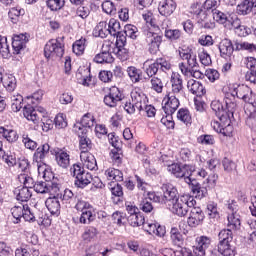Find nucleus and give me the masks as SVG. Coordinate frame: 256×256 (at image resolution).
Here are the masks:
<instances>
[{
	"instance_id": "nucleus-4",
	"label": "nucleus",
	"mask_w": 256,
	"mask_h": 256,
	"mask_svg": "<svg viewBox=\"0 0 256 256\" xmlns=\"http://www.w3.org/2000/svg\"><path fill=\"white\" fill-rule=\"evenodd\" d=\"M65 53V44L63 39H51L44 47V56L46 59H61Z\"/></svg>"
},
{
	"instance_id": "nucleus-41",
	"label": "nucleus",
	"mask_w": 256,
	"mask_h": 256,
	"mask_svg": "<svg viewBox=\"0 0 256 256\" xmlns=\"http://www.w3.org/2000/svg\"><path fill=\"white\" fill-rule=\"evenodd\" d=\"M254 3L249 0H244L240 4L237 5V13L238 15H249L251 11H253Z\"/></svg>"
},
{
	"instance_id": "nucleus-23",
	"label": "nucleus",
	"mask_w": 256,
	"mask_h": 256,
	"mask_svg": "<svg viewBox=\"0 0 256 256\" xmlns=\"http://www.w3.org/2000/svg\"><path fill=\"white\" fill-rule=\"evenodd\" d=\"M187 87L188 91L192 93V95H196V97H203L206 93L205 86L194 79L188 80Z\"/></svg>"
},
{
	"instance_id": "nucleus-54",
	"label": "nucleus",
	"mask_w": 256,
	"mask_h": 256,
	"mask_svg": "<svg viewBox=\"0 0 256 256\" xmlns=\"http://www.w3.org/2000/svg\"><path fill=\"white\" fill-rule=\"evenodd\" d=\"M95 216H93V210H86L82 212L81 216L79 217V223L82 225H89L92 221H94Z\"/></svg>"
},
{
	"instance_id": "nucleus-16",
	"label": "nucleus",
	"mask_w": 256,
	"mask_h": 256,
	"mask_svg": "<svg viewBox=\"0 0 256 256\" xmlns=\"http://www.w3.org/2000/svg\"><path fill=\"white\" fill-rule=\"evenodd\" d=\"M185 183L191 187L193 195H196L199 199L207 196V188L201 187V184L195 178H191V176L186 177Z\"/></svg>"
},
{
	"instance_id": "nucleus-22",
	"label": "nucleus",
	"mask_w": 256,
	"mask_h": 256,
	"mask_svg": "<svg viewBox=\"0 0 256 256\" xmlns=\"http://www.w3.org/2000/svg\"><path fill=\"white\" fill-rule=\"evenodd\" d=\"M218 49L220 51V57H223L224 59L231 57V55H233V51H235V48H233V42L227 38L220 41Z\"/></svg>"
},
{
	"instance_id": "nucleus-59",
	"label": "nucleus",
	"mask_w": 256,
	"mask_h": 256,
	"mask_svg": "<svg viewBox=\"0 0 256 256\" xmlns=\"http://www.w3.org/2000/svg\"><path fill=\"white\" fill-rule=\"evenodd\" d=\"M236 51H249L250 53H253V51H256V45L249 42H239L236 43Z\"/></svg>"
},
{
	"instance_id": "nucleus-32",
	"label": "nucleus",
	"mask_w": 256,
	"mask_h": 256,
	"mask_svg": "<svg viewBox=\"0 0 256 256\" xmlns=\"http://www.w3.org/2000/svg\"><path fill=\"white\" fill-rule=\"evenodd\" d=\"M218 253L223 256H235V246H233V242H219Z\"/></svg>"
},
{
	"instance_id": "nucleus-57",
	"label": "nucleus",
	"mask_w": 256,
	"mask_h": 256,
	"mask_svg": "<svg viewBox=\"0 0 256 256\" xmlns=\"http://www.w3.org/2000/svg\"><path fill=\"white\" fill-rule=\"evenodd\" d=\"M164 35L170 41H177L181 39L182 33L179 29H166Z\"/></svg>"
},
{
	"instance_id": "nucleus-35",
	"label": "nucleus",
	"mask_w": 256,
	"mask_h": 256,
	"mask_svg": "<svg viewBox=\"0 0 256 256\" xmlns=\"http://www.w3.org/2000/svg\"><path fill=\"white\" fill-rule=\"evenodd\" d=\"M99 235V230H97L94 226H88L85 228L82 239L86 243H91V241H95L97 236Z\"/></svg>"
},
{
	"instance_id": "nucleus-9",
	"label": "nucleus",
	"mask_w": 256,
	"mask_h": 256,
	"mask_svg": "<svg viewBox=\"0 0 256 256\" xmlns=\"http://www.w3.org/2000/svg\"><path fill=\"white\" fill-rule=\"evenodd\" d=\"M74 131L79 136V147L81 153H89L91 151L93 144L91 143V139L87 137V129L81 128V125H74Z\"/></svg>"
},
{
	"instance_id": "nucleus-3",
	"label": "nucleus",
	"mask_w": 256,
	"mask_h": 256,
	"mask_svg": "<svg viewBox=\"0 0 256 256\" xmlns=\"http://www.w3.org/2000/svg\"><path fill=\"white\" fill-rule=\"evenodd\" d=\"M226 93H231L234 98L242 99L244 103H247L246 105H256V94L253 93V90L247 85H234ZM234 101L237 103L236 98Z\"/></svg>"
},
{
	"instance_id": "nucleus-38",
	"label": "nucleus",
	"mask_w": 256,
	"mask_h": 256,
	"mask_svg": "<svg viewBox=\"0 0 256 256\" xmlns=\"http://www.w3.org/2000/svg\"><path fill=\"white\" fill-rule=\"evenodd\" d=\"M127 73L132 83L143 81V71H141V69H138L135 66H129L127 68Z\"/></svg>"
},
{
	"instance_id": "nucleus-19",
	"label": "nucleus",
	"mask_w": 256,
	"mask_h": 256,
	"mask_svg": "<svg viewBox=\"0 0 256 256\" xmlns=\"http://www.w3.org/2000/svg\"><path fill=\"white\" fill-rule=\"evenodd\" d=\"M131 101L138 111H143L147 104V96L141 90H132Z\"/></svg>"
},
{
	"instance_id": "nucleus-61",
	"label": "nucleus",
	"mask_w": 256,
	"mask_h": 256,
	"mask_svg": "<svg viewBox=\"0 0 256 256\" xmlns=\"http://www.w3.org/2000/svg\"><path fill=\"white\" fill-rule=\"evenodd\" d=\"M0 55L2 57H9V44H7V37L0 35Z\"/></svg>"
},
{
	"instance_id": "nucleus-50",
	"label": "nucleus",
	"mask_w": 256,
	"mask_h": 256,
	"mask_svg": "<svg viewBox=\"0 0 256 256\" xmlns=\"http://www.w3.org/2000/svg\"><path fill=\"white\" fill-rule=\"evenodd\" d=\"M218 239L219 243H233V231L229 228L221 230Z\"/></svg>"
},
{
	"instance_id": "nucleus-63",
	"label": "nucleus",
	"mask_w": 256,
	"mask_h": 256,
	"mask_svg": "<svg viewBox=\"0 0 256 256\" xmlns=\"http://www.w3.org/2000/svg\"><path fill=\"white\" fill-rule=\"evenodd\" d=\"M150 83L153 91L163 93V81L159 77H152Z\"/></svg>"
},
{
	"instance_id": "nucleus-36",
	"label": "nucleus",
	"mask_w": 256,
	"mask_h": 256,
	"mask_svg": "<svg viewBox=\"0 0 256 256\" xmlns=\"http://www.w3.org/2000/svg\"><path fill=\"white\" fill-rule=\"evenodd\" d=\"M93 181V176L89 172H85L81 174L79 177L75 180L76 187H79L80 189H85L87 185H89Z\"/></svg>"
},
{
	"instance_id": "nucleus-25",
	"label": "nucleus",
	"mask_w": 256,
	"mask_h": 256,
	"mask_svg": "<svg viewBox=\"0 0 256 256\" xmlns=\"http://www.w3.org/2000/svg\"><path fill=\"white\" fill-rule=\"evenodd\" d=\"M0 135L8 141V143H17L19 134L13 128L0 126Z\"/></svg>"
},
{
	"instance_id": "nucleus-5",
	"label": "nucleus",
	"mask_w": 256,
	"mask_h": 256,
	"mask_svg": "<svg viewBox=\"0 0 256 256\" xmlns=\"http://www.w3.org/2000/svg\"><path fill=\"white\" fill-rule=\"evenodd\" d=\"M167 171L174 175L177 179H184L186 181L187 177H191L195 173V166L193 165H179L177 163H166Z\"/></svg>"
},
{
	"instance_id": "nucleus-52",
	"label": "nucleus",
	"mask_w": 256,
	"mask_h": 256,
	"mask_svg": "<svg viewBox=\"0 0 256 256\" xmlns=\"http://www.w3.org/2000/svg\"><path fill=\"white\" fill-rule=\"evenodd\" d=\"M171 241L177 247H181L183 245V235L179 233L177 228H172L170 231Z\"/></svg>"
},
{
	"instance_id": "nucleus-11",
	"label": "nucleus",
	"mask_w": 256,
	"mask_h": 256,
	"mask_svg": "<svg viewBox=\"0 0 256 256\" xmlns=\"http://www.w3.org/2000/svg\"><path fill=\"white\" fill-rule=\"evenodd\" d=\"M205 220V213L199 207L193 206L190 208V214L187 219V223L189 227L195 228L199 227V225H203V221Z\"/></svg>"
},
{
	"instance_id": "nucleus-15",
	"label": "nucleus",
	"mask_w": 256,
	"mask_h": 256,
	"mask_svg": "<svg viewBox=\"0 0 256 256\" xmlns=\"http://www.w3.org/2000/svg\"><path fill=\"white\" fill-rule=\"evenodd\" d=\"M177 9V2L174 0H162L158 5V11L163 17H171Z\"/></svg>"
},
{
	"instance_id": "nucleus-31",
	"label": "nucleus",
	"mask_w": 256,
	"mask_h": 256,
	"mask_svg": "<svg viewBox=\"0 0 256 256\" xmlns=\"http://www.w3.org/2000/svg\"><path fill=\"white\" fill-rule=\"evenodd\" d=\"M56 162L59 167L62 169H67L69 167V163L71 161L69 154L66 151L58 150L55 153Z\"/></svg>"
},
{
	"instance_id": "nucleus-21",
	"label": "nucleus",
	"mask_w": 256,
	"mask_h": 256,
	"mask_svg": "<svg viewBox=\"0 0 256 256\" xmlns=\"http://www.w3.org/2000/svg\"><path fill=\"white\" fill-rule=\"evenodd\" d=\"M0 83L3 84V87L6 88L10 93L15 91L17 88V79L15 76L8 74L3 76V68L0 66Z\"/></svg>"
},
{
	"instance_id": "nucleus-42",
	"label": "nucleus",
	"mask_w": 256,
	"mask_h": 256,
	"mask_svg": "<svg viewBox=\"0 0 256 256\" xmlns=\"http://www.w3.org/2000/svg\"><path fill=\"white\" fill-rule=\"evenodd\" d=\"M104 175L108 181H123V172L119 169L108 168Z\"/></svg>"
},
{
	"instance_id": "nucleus-14",
	"label": "nucleus",
	"mask_w": 256,
	"mask_h": 256,
	"mask_svg": "<svg viewBox=\"0 0 256 256\" xmlns=\"http://www.w3.org/2000/svg\"><path fill=\"white\" fill-rule=\"evenodd\" d=\"M123 99L121 91L116 86L110 88V92L104 97V103L107 107H117V103Z\"/></svg>"
},
{
	"instance_id": "nucleus-6",
	"label": "nucleus",
	"mask_w": 256,
	"mask_h": 256,
	"mask_svg": "<svg viewBox=\"0 0 256 256\" xmlns=\"http://www.w3.org/2000/svg\"><path fill=\"white\" fill-rule=\"evenodd\" d=\"M178 53L182 61H186L188 69H197L199 62L197 61V52L189 46H182L178 48Z\"/></svg>"
},
{
	"instance_id": "nucleus-12",
	"label": "nucleus",
	"mask_w": 256,
	"mask_h": 256,
	"mask_svg": "<svg viewBox=\"0 0 256 256\" xmlns=\"http://www.w3.org/2000/svg\"><path fill=\"white\" fill-rule=\"evenodd\" d=\"M213 19L220 25H224L226 29L231 30V25L235 21V15L231 16L229 13L221 12L220 10H213Z\"/></svg>"
},
{
	"instance_id": "nucleus-2",
	"label": "nucleus",
	"mask_w": 256,
	"mask_h": 256,
	"mask_svg": "<svg viewBox=\"0 0 256 256\" xmlns=\"http://www.w3.org/2000/svg\"><path fill=\"white\" fill-rule=\"evenodd\" d=\"M197 201L189 194L181 195L171 206H168L170 211L178 217H185L189 213V209L195 207Z\"/></svg>"
},
{
	"instance_id": "nucleus-47",
	"label": "nucleus",
	"mask_w": 256,
	"mask_h": 256,
	"mask_svg": "<svg viewBox=\"0 0 256 256\" xmlns=\"http://www.w3.org/2000/svg\"><path fill=\"white\" fill-rule=\"evenodd\" d=\"M75 125H80V129H91L95 125V118L92 113H87L82 117L81 122Z\"/></svg>"
},
{
	"instance_id": "nucleus-53",
	"label": "nucleus",
	"mask_w": 256,
	"mask_h": 256,
	"mask_svg": "<svg viewBox=\"0 0 256 256\" xmlns=\"http://www.w3.org/2000/svg\"><path fill=\"white\" fill-rule=\"evenodd\" d=\"M9 18L11 19L12 23H17L19 17L25 15V10L20 7L11 8L8 12Z\"/></svg>"
},
{
	"instance_id": "nucleus-64",
	"label": "nucleus",
	"mask_w": 256,
	"mask_h": 256,
	"mask_svg": "<svg viewBox=\"0 0 256 256\" xmlns=\"http://www.w3.org/2000/svg\"><path fill=\"white\" fill-rule=\"evenodd\" d=\"M139 209L143 213H151L153 211V203L149 199L144 198L139 204Z\"/></svg>"
},
{
	"instance_id": "nucleus-43",
	"label": "nucleus",
	"mask_w": 256,
	"mask_h": 256,
	"mask_svg": "<svg viewBox=\"0 0 256 256\" xmlns=\"http://www.w3.org/2000/svg\"><path fill=\"white\" fill-rule=\"evenodd\" d=\"M18 181L20 183H23L24 187H27V189H33L35 187V180L33 179V176L31 173H21L18 176Z\"/></svg>"
},
{
	"instance_id": "nucleus-34",
	"label": "nucleus",
	"mask_w": 256,
	"mask_h": 256,
	"mask_svg": "<svg viewBox=\"0 0 256 256\" xmlns=\"http://www.w3.org/2000/svg\"><path fill=\"white\" fill-rule=\"evenodd\" d=\"M227 227L230 231H237L241 229V218L237 212H232L228 215Z\"/></svg>"
},
{
	"instance_id": "nucleus-55",
	"label": "nucleus",
	"mask_w": 256,
	"mask_h": 256,
	"mask_svg": "<svg viewBox=\"0 0 256 256\" xmlns=\"http://www.w3.org/2000/svg\"><path fill=\"white\" fill-rule=\"evenodd\" d=\"M102 10L106 15H116L117 14V7L115 4L109 0L104 1L102 3Z\"/></svg>"
},
{
	"instance_id": "nucleus-13",
	"label": "nucleus",
	"mask_w": 256,
	"mask_h": 256,
	"mask_svg": "<svg viewBox=\"0 0 256 256\" xmlns=\"http://www.w3.org/2000/svg\"><path fill=\"white\" fill-rule=\"evenodd\" d=\"M211 245V238L207 236H200L196 238V244L193 247V253L196 256H205V251L209 249Z\"/></svg>"
},
{
	"instance_id": "nucleus-60",
	"label": "nucleus",
	"mask_w": 256,
	"mask_h": 256,
	"mask_svg": "<svg viewBox=\"0 0 256 256\" xmlns=\"http://www.w3.org/2000/svg\"><path fill=\"white\" fill-rule=\"evenodd\" d=\"M47 7L51 11H59L65 5V0H47Z\"/></svg>"
},
{
	"instance_id": "nucleus-37",
	"label": "nucleus",
	"mask_w": 256,
	"mask_h": 256,
	"mask_svg": "<svg viewBox=\"0 0 256 256\" xmlns=\"http://www.w3.org/2000/svg\"><path fill=\"white\" fill-rule=\"evenodd\" d=\"M177 119L178 121H181V123H184L187 127L193 123V117L191 116V112H189V109L181 108L177 112Z\"/></svg>"
},
{
	"instance_id": "nucleus-8",
	"label": "nucleus",
	"mask_w": 256,
	"mask_h": 256,
	"mask_svg": "<svg viewBox=\"0 0 256 256\" xmlns=\"http://www.w3.org/2000/svg\"><path fill=\"white\" fill-rule=\"evenodd\" d=\"M145 37L149 53H151V55L157 54L159 47H161V43L163 42V36L158 33L151 32V30H147L145 32Z\"/></svg>"
},
{
	"instance_id": "nucleus-17",
	"label": "nucleus",
	"mask_w": 256,
	"mask_h": 256,
	"mask_svg": "<svg viewBox=\"0 0 256 256\" xmlns=\"http://www.w3.org/2000/svg\"><path fill=\"white\" fill-rule=\"evenodd\" d=\"M29 41V34H15L12 37V48L15 53H21L22 49H25L27 42Z\"/></svg>"
},
{
	"instance_id": "nucleus-33",
	"label": "nucleus",
	"mask_w": 256,
	"mask_h": 256,
	"mask_svg": "<svg viewBox=\"0 0 256 256\" xmlns=\"http://www.w3.org/2000/svg\"><path fill=\"white\" fill-rule=\"evenodd\" d=\"M23 115L27 121H32V123H39V114H37V110L31 105H26L23 108Z\"/></svg>"
},
{
	"instance_id": "nucleus-1",
	"label": "nucleus",
	"mask_w": 256,
	"mask_h": 256,
	"mask_svg": "<svg viewBox=\"0 0 256 256\" xmlns=\"http://www.w3.org/2000/svg\"><path fill=\"white\" fill-rule=\"evenodd\" d=\"M224 104L225 106L221 103V101L213 100L211 102V109L214 111L220 121L225 119L229 122V117H233V113H235V109H237V102L235 101V97L232 93H225Z\"/></svg>"
},
{
	"instance_id": "nucleus-27",
	"label": "nucleus",
	"mask_w": 256,
	"mask_h": 256,
	"mask_svg": "<svg viewBox=\"0 0 256 256\" xmlns=\"http://www.w3.org/2000/svg\"><path fill=\"white\" fill-rule=\"evenodd\" d=\"M50 149L51 146H49L48 143H45L38 147L34 153L33 161L35 163H43V161H45V157L49 155Z\"/></svg>"
},
{
	"instance_id": "nucleus-18",
	"label": "nucleus",
	"mask_w": 256,
	"mask_h": 256,
	"mask_svg": "<svg viewBox=\"0 0 256 256\" xmlns=\"http://www.w3.org/2000/svg\"><path fill=\"white\" fill-rule=\"evenodd\" d=\"M80 161L83 167L89 169V171H97V160L91 152H80Z\"/></svg>"
},
{
	"instance_id": "nucleus-45",
	"label": "nucleus",
	"mask_w": 256,
	"mask_h": 256,
	"mask_svg": "<svg viewBox=\"0 0 256 256\" xmlns=\"http://www.w3.org/2000/svg\"><path fill=\"white\" fill-rule=\"evenodd\" d=\"M87 40L85 38H80L79 40H76L72 45V51L77 56H81L85 53V47Z\"/></svg>"
},
{
	"instance_id": "nucleus-62",
	"label": "nucleus",
	"mask_w": 256,
	"mask_h": 256,
	"mask_svg": "<svg viewBox=\"0 0 256 256\" xmlns=\"http://www.w3.org/2000/svg\"><path fill=\"white\" fill-rule=\"evenodd\" d=\"M158 70L160 69V71H169L171 70V62L167 61V59L165 58H157L155 61Z\"/></svg>"
},
{
	"instance_id": "nucleus-10",
	"label": "nucleus",
	"mask_w": 256,
	"mask_h": 256,
	"mask_svg": "<svg viewBox=\"0 0 256 256\" xmlns=\"http://www.w3.org/2000/svg\"><path fill=\"white\" fill-rule=\"evenodd\" d=\"M163 189L164 194L161 203H164L166 207H171V204L177 201L181 196H179L177 188L172 184H164Z\"/></svg>"
},
{
	"instance_id": "nucleus-28",
	"label": "nucleus",
	"mask_w": 256,
	"mask_h": 256,
	"mask_svg": "<svg viewBox=\"0 0 256 256\" xmlns=\"http://www.w3.org/2000/svg\"><path fill=\"white\" fill-rule=\"evenodd\" d=\"M231 29H234L238 37H247V35L251 33V30L249 28H247L245 25H241V20L237 16H234V21L231 24Z\"/></svg>"
},
{
	"instance_id": "nucleus-30",
	"label": "nucleus",
	"mask_w": 256,
	"mask_h": 256,
	"mask_svg": "<svg viewBox=\"0 0 256 256\" xmlns=\"http://www.w3.org/2000/svg\"><path fill=\"white\" fill-rule=\"evenodd\" d=\"M179 69L185 77H194V79H203L204 77L201 71L195 70V68H189L183 62L179 64Z\"/></svg>"
},
{
	"instance_id": "nucleus-7",
	"label": "nucleus",
	"mask_w": 256,
	"mask_h": 256,
	"mask_svg": "<svg viewBox=\"0 0 256 256\" xmlns=\"http://www.w3.org/2000/svg\"><path fill=\"white\" fill-rule=\"evenodd\" d=\"M180 97L181 95H175L173 92H168L162 101V111H164L165 115H173V113L179 109Z\"/></svg>"
},
{
	"instance_id": "nucleus-49",
	"label": "nucleus",
	"mask_w": 256,
	"mask_h": 256,
	"mask_svg": "<svg viewBox=\"0 0 256 256\" xmlns=\"http://www.w3.org/2000/svg\"><path fill=\"white\" fill-rule=\"evenodd\" d=\"M11 109L14 113H19L23 109V96L17 94L11 97Z\"/></svg>"
},
{
	"instance_id": "nucleus-40",
	"label": "nucleus",
	"mask_w": 256,
	"mask_h": 256,
	"mask_svg": "<svg viewBox=\"0 0 256 256\" xmlns=\"http://www.w3.org/2000/svg\"><path fill=\"white\" fill-rule=\"evenodd\" d=\"M21 139L25 149H29L30 151H35L39 145L37 144V141L33 140L31 135L27 132L21 134Z\"/></svg>"
},
{
	"instance_id": "nucleus-26",
	"label": "nucleus",
	"mask_w": 256,
	"mask_h": 256,
	"mask_svg": "<svg viewBox=\"0 0 256 256\" xmlns=\"http://www.w3.org/2000/svg\"><path fill=\"white\" fill-rule=\"evenodd\" d=\"M244 109L247 115L246 125L250 127V129H256V104L246 105Z\"/></svg>"
},
{
	"instance_id": "nucleus-44",
	"label": "nucleus",
	"mask_w": 256,
	"mask_h": 256,
	"mask_svg": "<svg viewBox=\"0 0 256 256\" xmlns=\"http://www.w3.org/2000/svg\"><path fill=\"white\" fill-rule=\"evenodd\" d=\"M128 223L131 227H143L145 225V216L139 212L138 214L129 215Z\"/></svg>"
},
{
	"instance_id": "nucleus-20",
	"label": "nucleus",
	"mask_w": 256,
	"mask_h": 256,
	"mask_svg": "<svg viewBox=\"0 0 256 256\" xmlns=\"http://www.w3.org/2000/svg\"><path fill=\"white\" fill-rule=\"evenodd\" d=\"M170 83V93H174V95H183V78H181V74L173 72L171 75Z\"/></svg>"
},
{
	"instance_id": "nucleus-29",
	"label": "nucleus",
	"mask_w": 256,
	"mask_h": 256,
	"mask_svg": "<svg viewBox=\"0 0 256 256\" xmlns=\"http://www.w3.org/2000/svg\"><path fill=\"white\" fill-rule=\"evenodd\" d=\"M14 195L17 201H21L22 203H26L33 196V192L31 189L27 187H18L14 189Z\"/></svg>"
},
{
	"instance_id": "nucleus-24",
	"label": "nucleus",
	"mask_w": 256,
	"mask_h": 256,
	"mask_svg": "<svg viewBox=\"0 0 256 256\" xmlns=\"http://www.w3.org/2000/svg\"><path fill=\"white\" fill-rule=\"evenodd\" d=\"M45 205L51 215H59L61 213V202L59 201V197L50 196L46 199Z\"/></svg>"
},
{
	"instance_id": "nucleus-39",
	"label": "nucleus",
	"mask_w": 256,
	"mask_h": 256,
	"mask_svg": "<svg viewBox=\"0 0 256 256\" xmlns=\"http://www.w3.org/2000/svg\"><path fill=\"white\" fill-rule=\"evenodd\" d=\"M93 35L95 37H101V39H105V37L109 35V27H107V22H99L93 30Z\"/></svg>"
},
{
	"instance_id": "nucleus-56",
	"label": "nucleus",
	"mask_w": 256,
	"mask_h": 256,
	"mask_svg": "<svg viewBox=\"0 0 256 256\" xmlns=\"http://www.w3.org/2000/svg\"><path fill=\"white\" fill-rule=\"evenodd\" d=\"M225 122L222 126V130L220 131L221 135L224 137H233V125H231V117H229V122L225 119H223Z\"/></svg>"
},
{
	"instance_id": "nucleus-48",
	"label": "nucleus",
	"mask_w": 256,
	"mask_h": 256,
	"mask_svg": "<svg viewBox=\"0 0 256 256\" xmlns=\"http://www.w3.org/2000/svg\"><path fill=\"white\" fill-rule=\"evenodd\" d=\"M25 211V205L14 206L11 208V213L13 217V223H21V219H23V212Z\"/></svg>"
},
{
	"instance_id": "nucleus-58",
	"label": "nucleus",
	"mask_w": 256,
	"mask_h": 256,
	"mask_svg": "<svg viewBox=\"0 0 256 256\" xmlns=\"http://www.w3.org/2000/svg\"><path fill=\"white\" fill-rule=\"evenodd\" d=\"M198 57L200 59V63L204 65V67H209L211 65L212 60H211V55H209V52L207 50L202 49L198 53Z\"/></svg>"
},
{
	"instance_id": "nucleus-51",
	"label": "nucleus",
	"mask_w": 256,
	"mask_h": 256,
	"mask_svg": "<svg viewBox=\"0 0 256 256\" xmlns=\"http://www.w3.org/2000/svg\"><path fill=\"white\" fill-rule=\"evenodd\" d=\"M114 58L113 55H111V53L108 52H101L99 54H97L94 57V62L95 63H113Z\"/></svg>"
},
{
	"instance_id": "nucleus-46",
	"label": "nucleus",
	"mask_w": 256,
	"mask_h": 256,
	"mask_svg": "<svg viewBox=\"0 0 256 256\" xmlns=\"http://www.w3.org/2000/svg\"><path fill=\"white\" fill-rule=\"evenodd\" d=\"M107 26H108V33L112 37H115V35H119L121 33V23L118 22L117 19L111 18Z\"/></svg>"
}]
</instances>
